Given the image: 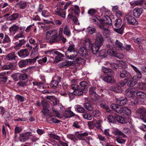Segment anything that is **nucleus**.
<instances>
[{"mask_svg":"<svg viewBox=\"0 0 146 146\" xmlns=\"http://www.w3.org/2000/svg\"><path fill=\"white\" fill-rule=\"evenodd\" d=\"M107 52L110 56H114L119 59H121L124 57L123 54L116 53L113 49H108Z\"/></svg>","mask_w":146,"mask_h":146,"instance_id":"obj_12","label":"nucleus"},{"mask_svg":"<svg viewBox=\"0 0 146 146\" xmlns=\"http://www.w3.org/2000/svg\"><path fill=\"white\" fill-rule=\"evenodd\" d=\"M11 42V40L9 36L7 35H5V37L3 39L2 43H9Z\"/></svg>","mask_w":146,"mask_h":146,"instance_id":"obj_47","label":"nucleus"},{"mask_svg":"<svg viewBox=\"0 0 146 146\" xmlns=\"http://www.w3.org/2000/svg\"><path fill=\"white\" fill-rule=\"evenodd\" d=\"M62 32L59 31L58 36L56 30H50L46 32V39L49 40V43L52 44L53 43L57 42L62 40Z\"/></svg>","mask_w":146,"mask_h":146,"instance_id":"obj_1","label":"nucleus"},{"mask_svg":"<svg viewBox=\"0 0 146 146\" xmlns=\"http://www.w3.org/2000/svg\"><path fill=\"white\" fill-rule=\"evenodd\" d=\"M73 64V62L66 61L65 62L60 63L58 66L60 68H64L68 67Z\"/></svg>","mask_w":146,"mask_h":146,"instance_id":"obj_17","label":"nucleus"},{"mask_svg":"<svg viewBox=\"0 0 146 146\" xmlns=\"http://www.w3.org/2000/svg\"><path fill=\"white\" fill-rule=\"evenodd\" d=\"M107 118L109 121L110 122L113 123L115 121V119L113 116L109 115L108 116Z\"/></svg>","mask_w":146,"mask_h":146,"instance_id":"obj_62","label":"nucleus"},{"mask_svg":"<svg viewBox=\"0 0 146 146\" xmlns=\"http://www.w3.org/2000/svg\"><path fill=\"white\" fill-rule=\"evenodd\" d=\"M77 111L80 113H86L87 111L84 109V108L79 106L77 108Z\"/></svg>","mask_w":146,"mask_h":146,"instance_id":"obj_49","label":"nucleus"},{"mask_svg":"<svg viewBox=\"0 0 146 146\" xmlns=\"http://www.w3.org/2000/svg\"><path fill=\"white\" fill-rule=\"evenodd\" d=\"M18 56L22 58H24L28 56L29 54L27 49L25 48L17 52Z\"/></svg>","mask_w":146,"mask_h":146,"instance_id":"obj_14","label":"nucleus"},{"mask_svg":"<svg viewBox=\"0 0 146 146\" xmlns=\"http://www.w3.org/2000/svg\"><path fill=\"white\" fill-rule=\"evenodd\" d=\"M120 77L122 78H129L130 76L129 73L127 70H124L120 72Z\"/></svg>","mask_w":146,"mask_h":146,"instance_id":"obj_25","label":"nucleus"},{"mask_svg":"<svg viewBox=\"0 0 146 146\" xmlns=\"http://www.w3.org/2000/svg\"><path fill=\"white\" fill-rule=\"evenodd\" d=\"M79 86H80V88L82 89L85 91H86L87 90H86V88L87 86V84L85 81H83L81 82Z\"/></svg>","mask_w":146,"mask_h":146,"instance_id":"obj_39","label":"nucleus"},{"mask_svg":"<svg viewBox=\"0 0 146 146\" xmlns=\"http://www.w3.org/2000/svg\"><path fill=\"white\" fill-rule=\"evenodd\" d=\"M27 64H31L32 63L34 62L36 60V58L34 59H28L25 60Z\"/></svg>","mask_w":146,"mask_h":146,"instance_id":"obj_57","label":"nucleus"},{"mask_svg":"<svg viewBox=\"0 0 146 146\" xmlns=\"http://www.w3.org/2000/svg\"><path fill=\"white\" fill-rule=\"evenodd\" d=\"M91 21L95 24L101 25V19H99L97 16L93 17L91 19Z\"/></svg>","mask_w":146,"mask_h":146,"instance_id":"obj_27","label":"nucleus"},{"mask_svg":"<svg viewBox=\"0 0 146 146\" xmlns=\"http://www.w3.org/2000/svg\"><path fill=\"white\" fill-rule=\"evenodd\" d=\"M50 136L51 137L54 139L58 140L59 141H61L60 137L59 136L55 135L54 134L51 133L50 134Z\"/></svg>","mask_w":146,"mask_h":146,"instance_id":"obj_61","label":"nucleus"},{"mask_svg":"<svg viewBox=\"0 0 146 146\" xmlns=\"http://www.w3.org/2000/svg\"><path fill=\"white\" fill-rule=\"evenodd\" d=\"M17 58L15 52H12L7 54L6 56L5 59L9 61L15 60Z\"/></svg>","mask_w":146,"mask_h":146,"instance_id":"obj_15","label":"nucleus"},{"mask_svg":"<svg viewBox=\"0 0 146 146\" xmlns=\"http://www.w3.org/2000/svg\"><path fill=\"white\" fill-rule=\"evenodd\" d=\"M141 8H135L133 10V15L136 17H139L142 13Z\"/></svg>","mask_w":146,"mask_h":146,"instance_id":"obj_18","label":"nucleus"},{"mask_svg":"<svg viewBox=\"0 0 146 146\" xmlns=\"http://www.w3.org/2000/svg\"><path fill=\"white\" fill-rule=\"evenodd\" d=\"M109 89L111 91H114L115 92L119 93L121 92V88L118 85L111 86L109 87Z\"/></svg>","mask_w":146,"mask_h":146,"instance_id":"obj_24","label":"nucleus"},{"mask_svg":"<svg viewBox=\"0 0 146 146\" xmlns=\"http://www.w3.org/2000/svg\"><path fill=\"white\" fill-rule=\"evenodd\" d=\"M58 82L57 81H52L50 84V86L54 89H56L58 86Z\"/></svg>","mask_w":146,"mask_h":146,"instance_id":"obj_46","label":"nucleus"},{"mask_svg":"<svg viewBox=\"0 0 146 146\" xmlns=\"http://www.w3.org/2000/svg\"><path fill=\"white\" fill-rule=\"evenodd\" d=\"M131 110L128 108L125 107H123L122 113H125L127 115H129L131 114Z\"/></svg>","mask_w":146,"mask_h":146,"instance_id":"obj_44","label":"nucleus"},{"mask_svg":"<svg viewBox=\"0 0 146 146\" xmlns=\"http://www.w3.org/2000/svg\"><path fill=\"white\" fill-rule=\"evenodd\" d=\"M127 102V99L125 97L123 98V99L119 98V100L117 101V103L121 106H124L125 105Z\"/></svg>","mask_w":146,"mask_h":146,"instance_id":"obj_37","label":"nucleus"},{"mask_svg":"<svg viewBox=\"0 0 146 146\" xmlns=\"http://www.w3.org/2000/svg\"><path fill=\"white\" fill-rule=\"evenodd\" d=\"M19 16V14L17 13H13L7 18L8 21H13L16 20Z\"/></svg>","mask_w":146,"mask_h":146,"instance_id":"obj_40","label":"nucleus"},{"mask_svg":"<svg viewBox=\"0 0 146 146\" xmlns=\"http://www.w3.org/2000/svg\"><path fill=\"white\" fill-rule=\"evenodd\" d=\"M115 44L117 47L119 48L120 50H122L123 48V44L120 42L118 40H117L115 42Z\"/></svg>","mask_w":146,"mask_h":146,"instance_id":"obj_56","label":"nucleus"},{"mask_svg":"<svg viewBox=\"0 0 146 146\" xmlns=\"http://www.w3.org/2000/svg\"><path fill=\"white\" fill-rule=\"evenodd\" d=\"M0 78L2 81L5 82H6L7 80V78L6 76L5 73H2L0 74Z\"/></svg>","mask_w":146,"mask_h":146,"instance_id":"obj_48","label":"nucleus"},{"mask_svg":"<svg viewBox=\"0 0 146 146\" xmlns=\"http://www.w3.org/2000/svg\"><path fill=\"white\" fill-rule=\"evenodd\" d=\"M107 55V54L106 51L104 50H102L100 51V53L99 54V56L105 57H106Z\"/></svg>","mask_w":146,"mask_h":146,"instance_id":"obj_60","label":"nucleus"},{"mask_svg":"<svg viewBox=\"0 0 146 146\" xmlns=\"http://www.w3.org/2000/svg\"><path fill=\"white\" fill-rule=\"evenodd\" d=\"M104 41V39L102 35L99 32H98L96 35L95 43L101 46Z\"/></svg>","mask_w":146,"mask_h":146,"instance_id":"obj_10","label":"nucleus"},{"mask_svg":"<svg viewBox=\"0 0 146 146\" xmlns=\"http://www.w3.org/2000/svg\"><path fill=\"white\" fill-rule=\"evenodd\" d=\"M137 86H139V88L140 89L143 90L146 89V84L144 83H138L137 84Z\"/></svg>","mask_w":146,"mask_h":146,"instance_id":"obj_50","label":"nucleus"},{"mask_svg":"<svg viewBox=\"0 0 146 146\" xmlns=\"http://www.w3.org/2000/svg\"><path fill=\"white\" fill-rule=\"evenodd\" d=\"M112 133L115 135L117 136H119L120 137H125V135L121 131L117 129H115L112 131Z\"/></svg>","mask_w":146,"mask_h":146,"instance_id":"obj_20","label":"nucleus"},{"mask_svg":"<svg viewBox=\"0 0 146 146\" xmlns=\"http://www.w3.org/2000/svg\"><path fill=\"white\" fill-rule=\"evenodd\" d=\"M98 91V88L96 86H92L89 88L88 91L89 95L94 101H96L98 99V95L97 94Z\"/></svg>","mask_w":146,"mask_h":146,"instance_id":"obj_2","label":"nucleus"},{"mask_svg":"<svg viewBox=\"0 0 146 146\" xmlns=\"http://www.w3.org/2000/svg\"><path fill=\"white\" fill-rule=\"evenodd\" d=\"M136 94L137 97H140L139 100L141 99V103H143L144 101V97L145 96V93L141 91L137 92L136 93Z\"/></svg>","mask_w":146,"mask_h":146,"instance_id":"obj_28","label":"nucleus"},{"mask_svg":"<svg viewBox=\"0 0 146 146\" xmlns=\"http://www.w3.org/2000/svg\"><path fill=\"white\" fill-rule=\"evenodd\" d=\"M87 32L90 35H92L96 33V29L94 27H88L87 29Z\"/></svg>","mask_w":146,"mask_h":146,"instance_id":"obj_41","label":"nucleus"},{"mask_svg":"<svg viewBox=\"0 0 146 146\" xmlns=\"http://www.w3.org/2000/svg\"><path fill=\"white\" fill-rule=\"evenodd\" d=\"M64 116L66 118L74 116L75 114L70 110L65 111L64 113Z\"/></svg>","mask_w":146,"mask_h":146,"instance_id":"obj_35","label":"nucleus"},{"mask_svg":"<svg viewBox=\"0 0 146 146\" xmlns=\"http://www.w3.org/2000/svg\"><path fill=\"white\" fill-rule=\"evenodd\" d=\"M85 47H82L78 50L79 54L83 56H86L88 54V50Z\"/></svg>","mask_w":146,"mask_h":146,"instance_id":"obj_23","label":"nucleus"},{"mask_svg":"<svg viewBox=\"0 0 146 146\" xmlns=\"http://www.w3.org/2000/svg\"><path fill=\"white\" fill-rule=\"evenodd\" d=\"M71 88L74 90L72 93L73 94L78 96H80L83 94V90L80 88V86L79 85L72 84L71 85Z\"/></svg>","mask_w":146,"mask_h":146,"instance_id":"obj_5","label":"nucleus"},{"mask_svg":"<svg viewBox=\"0 0 146 146\" xmlns=\"http://www.w3.org/2000/svg\"><path fill=\"white\" fill-rule=\"evenodd\" d=\"M100 106L101 108L106 110V111L107 112H109L110 111L108 106L102 103L100 104Z\"/></svg>","mask_w":146,"mask_h":146,"instance_id":"obj_55","label":"nucleus"},{"mask_svg":"<svg viewBox=\"0 0 146 146\" xmlns=\"http://www.w3.org/2000/svg\"><path fill=\"white\" fill-rule=\"evenodd\" d=\"M41 104L43 107L42 110L41 111L44 116L48 114L49 112L50 105L45 100H42L41 101Z\"/></svg>","mask_w":146,"mask_h":146,"instance_id":"obj_6","label":"nucleus"},{"mask_svg":"<svg viewBox=\"0 0 146 146\" xmlns=\"http://www.w3.org/2000/svg\"><path fill=\"white\" fill-rule=\"evenodd\" d=\"M18 64L20 68L24 67L27 65L25 60H21L19 62Z\"/></svg>","mask_w":146,"mask_h":146,"instance_id":"obj_43","label":"nucleus"},{"mask_svg":"<svg viewBox=\"0 0 146 146\" xmlns=\"http://www.w3.org/2000/svg\"><path fill=\"white\" fill-rule=\"evenodd\" d=\"M83 43L85 48H87L88 49H89L91 47L93 44L92 43L90 39L88 38H86L84 40Z\"/></svg>","mask_w":146,"mask_h":146,"instance_id":"obj_19","label":"nucleus"},{"mask_svg":"<svg viewBox=\"0 0 146 146\" xmlns=\"http://www.w3.org/2000/svg\"><path fill=\"white\" fill-rule=\"evenodd\" d=\"M121 137H117L116 138V141L119 143L120 144H123L125 142V140L122 139Z\"/></svg>","mask_w":146,"mask_h":146,"instance_id":"obj_58","label":"nucleus"},{"mask_svg":"<svg viewBox=\"0 0 146 146\" xmlns=\"http://www.w3.org/2000/svg\"><path fill=\"white\" fill-rule=\"evenodd\" d=\"M115 119L119 123H127L126 120H125L123 117L120 115H117L115 117Z\"/></svg>","mask_w":146,"mask_h":146,"instance_id":"obj_31","label":"nucleus"},{"mask_svg":"<svg viewBox=\"0 0 146 146\" xmlns=\"http://www.w3.org/2000/svg\"><path fill=\"white\" fill-rule=\"evenodd\" d=\"M108 64L110 65V66L113 69H116L119 66L117 64L114 63L109 62Z\"/></svg>","mask_w":146,"mask_h":146,"instance_id":"obj_59","label":"nucleus"},{"mask_svg":"<svg viewBox=\"0 0 146 146\" xmlns=\"http://www.w3.org/2000/svg\"><path fill=\"white\" fill-rule=\"evenodd\" d=\"M101 25H100L99 27L101 28L104 29L103 33L104 35L106 33H108V29H105L103 28L104 26L106 24H107L109 25H111L112 21L111 19L109 17L107 16V17H106L104 19H101Z\"/></svg>","mask_w":146,"mask_h":146,"instance_id":"obj_3","label":"nucleus"},{"mask_svg":"<svg viewBox=\"0 0 146 146\" xmlns=\"http://www.w3.org/2000/svg\"><path fill=\"white\" fill-rule=\"evenodd\" d=\"M88 134L87 132H84L83 133H78L76 135V136L80 140H83L85 136H87Z\"/></svg>","mask_w":146,"mask_h":146,"instance_id":"obj_34","label":"nucleus"},{"mask_svg":"<svg viewBox=\"0 0 146 146\" xmlns=\"http://www.w3.org/2000/svg\"><path fill=\"white\" fill-rule=\"evenodd\" d=\"M11 77L15 81L24 80L27 78V76L25 74L19 73H14L11 75Z\"/></svg>","mask_w":146,"mask_h":146,"instance_id":"obj_4","label":"nucleus"},{"mask_svg":"<svg viewBox=\"0 0 146 146\" xmlns=\"http://www.w3.org/2000/svg\"><path fill=\"white\" fill-rule=\"evenodd\" d=\"M19 29V27L17 25H13L9 28V31L10 33H13L15 34Z\"/></svg>","mask_w":146,"mask_h":146,"instance_id":"obj_32","label":"nucleus"},{"mask_svg":"<svg viewBox=\"0 0 146 146\" xmlns=\"http://www.w3.org/2000/svg\"><path fill=\"white\" fill-rule=\"evenodd\" d=\"M124 29V25H122L120 28H114V31L120 34H122L123 33V30Z\"/></svg>","mask_w":146,"mask_h":146,"instance_id":"obj_45","label":"nucleus"},{"mask_svg":"<svg viewBox=\"0 0 146 146\" xmlns=\"http://www.w3.org/2000/svg\"><path fill=\"white\" fill-rule=\"evenodd\" d=\"M76 51L75 50V46L74 44H71L69 47L66 51Z\"/></svg>","mask_w":146,"mask_h":146,"instance_id":"obj_63","label":"nucleus"},{"mask_svg":"<svg viewBox=\"0 0 146 146\" xmlns=\"http://www.w3.org/2000/svg\"><path fill=\"white\" fill-rule=\"evenodd\" d=\"M126 96L131 98L134 95L135 91L131 88H128L126 91Z\"/></svg>","mask_w":146,"mask_h":146,"instance_id":"obj_30","label":"nucleus"},{"mask_svg":"<svg viewBox=\"0 0 146 146\" xmlns=\"http://www.w3.org/2000/svg\"><path fill=\"white\" fill-rule=\"evenodd\" d=\"M137 112L140 114H142V115H140V118L146 123V110L145 108L144 107L140 108L137 109Z\"/></svg>","mask_w":146,"mask_h":146,"instance_id":"obj_8","label":"nucleus"},{"mask_svg":"<svg viewBox=\"0 0 146 146\" xmlns=\"http://www.w3.org/2000/svg\"><path fill=\"white\" fill-rule=\"evenodd\" d=\"M137 83V80L133 78H131L127 82V85L128 86H135Z\"/></svg>","mask_w":146,"mask_h":146,"instance_id":"obj_38","label":"nucleus"},{"mask_svg":"<svg viewBox=\"0 0 146 146\" xmlns=\"http://www.w3.org/2000/svg\"><path fill=\"white\" fill-rule=\"evenodd\" d=\"M103 80L108 83H113L115 82L114 78L110 76H107L103 78Z\"/></svg>","mask_w":146,"mask_h":146,"instance_id":"obj_22","label":"nucleus"},{"mask_svg":"<svg viewBox=\"0 0 146 146\" xmlns=\"http://www.w3.org/2000/svg\"><path fill=\"white\" fill-rule=\"evenodd\" d=\"M65 54L68 59H75L76 58L78 55V52L76 51H66Z\"/></svg>","mask_w":146,"mask_h":146,"instance_id":"obj_13","label":"nucleus"},{"mask_svg":"<svg viewBox=\"0 0 146 146\" xmlns=\"http://www.w3.org/2000/svg\"><path fill=\"white\" fill-rule=\"evenodd\" d=\"M101 46L95 43H94L92 44L90 49H91L92 53L95 54L98 52Z\"/></svg>","mask_w":146,"mask_h":146,"instance_id":"obj_16","label":"nucleus"},{"mask_svg":"<svg viewBox=\"0 0 146 146\" xmlns=\"http://www.w3.org/2000/svg\"><path fill=\"white\" fill-rule=\"evenodd\" d=\"M31 133V132H28L20 134L19 137L20 141L23 142L27 140L29 137L32 136Z\"/></svg>","mask_w":146,"mask_h":146,"instance_id":"obj_7","label":"nucleus"},{"mask_svg":"<svg viewBox=\"0 0 146 146\" xmlns=\"http://www.w3.org/2000/svg\"><path fill=\"white\" fill-rule=\"evenodd\" d=\"M134 5H141L144 9H146V0H140L135 1L133 2Z\"/></svg>","mask_w":146,"mask_h":146,"instance_id":"obj_21","label":"nucleus"},{"mask_svg":"<svg viewBox=\"0 0 146 146\" xmlns=\"http://www.w3.org/2000/svg\"><path fill=\"white\" fill-rule=\"evenodd\" d=\"M122 20L121 19H118L115 21L114 26L116 28H119L121 25Z\"/></svg>","mask_w":146,"mask_h":146,"instance_id":"obj_36","label":"nucleus"},{"mask_svg":"<svg viewBox=\"0 0 146 146\" xmlns=\"http://www.w3.org/2000/svg\"><path fill=\"white\" fill-rule=\"evenodd\" d=\"M26 42L25 40L22 39L19 41L18 43L17 44L16 46L14 47L16 50H17L19 49V47H21Z\"/></svg>","mask_w":146,"mask_h":146,"instance_id":"obj_42","label":"nucleus"},{"mask_svg":"<svg viewBox=\"0 0 146 146\" xmlns=\"http://www.w3.org/2000/svg\"><path fill=\"white\" fill-rule=\"evenodd\" d=\"M110 107L114 110L117 113L121 114L122 113L123 107L121 106L115 104H112Z\"/></svg>","mask_w":146,"mask_h":146,"instance_id":"obj_11","label":"nucleus"},{"mask_svg":"<svg viewBox=\"0 0 146 146\" xmlns=\"http://www.w3.org/2000/svg\"><path fill=\"white\" fill-rule=\"evenodd\" d=\"M56 14L59 16L63 18H64L66 17L65 12L61 9H58L57 8V10L55 11Z\"/></svg>","mask_w":146,"mask_h":146,"instance_id":"obj_29","label":"nucleus"},{"mask_svg":"<svg viewBox=\"0 0 146 146\" xmlns=\"http://www.w3.org/2000/svg\"><path fill=\"white\" fill-rule=\"evenodd\" d=\"M82 115L83 117L85 119L90 120L92 118L91 115L88 114L87 111L86 113H83Z\"/></svg>","mask_w":146,"mask_h":146,"instance_id":"obj_53","label":"nucleus"},{"mask_svg":"<svg viewBox=\"0 0 146 146\" xmlns=\"http://www.w3.org/2000/svg\"><path fill=\"white\" fill-rule=\"evenodd\" d=\"M27 4L26 2L21 1L17 4L16 6L20 9H24L27 7Z\"/></svg>","mask_w":146,"mask_h":146,"instance_id":"obj_26","label":"nucleus"},{"mask_svg":"<svg viewBox=\"0 0 146 146\" xmlns=\"http://www.w3.org/2000/svg\"><path fill=\"white\" fill-rule=\"evenodd\" d=\"M64 33L68 36H70V32L69 28L67 26H65L64 29Z\"/></svg>","mask_w":146,"mask_h":146,"instance_id":"obj_51","label":"nucleus"},{"mask_svg":"<svg viewBox=\"0 0 146 146\" xmlns=\"http://www.w3.org/2000/svg\"><path fill=\"white\" fill-rule=\"evenodd\" d=\"M125 20H127L129 24L134 25L137 24V22L135 18L132 16L127 15L125 17Z\"/></svg>","mask_w":146,"mask_h":146,"instance_id":"obj_9","label":"nucleus"},{"mask_svg":"<svg viewBox=\"0 0 146 146\" xmlns=\"http://www.w3.org/2000/svg\"><path fill=\"white\" fill-rule=\"evenodd\" d=\"M93 116L95 117H97L100 116L101 114L100 111L98 110H95L92 112Z\"/></svg>","mask_w":146,"mask_h":146,"instance_id":"obj_54","label":"nucleus"},{"mask_svg":"<svg viewBox=\"0 0 146 146\" xmlns=\"http://www.w3.org/2000/svg\"><path fill=\"white\" fill-rule=\"evenodd\" d=\"M125 81H121L118 83V86L122 87L124 85H125L127 83V81H126V80L125 79Z\"/></svg>","mask_w":146,"mask_h":146,"instance_id":"obj_64","label":"nucleus"},{"mask_svg":"<svg viewBox=\"0 0 146 146\" xmlns=\"http://www.w3.org/2000/svg\"><path fill=\"white\" fill-rule=\"evenodd\" d=\"M103 72L107 75L111 74V73H113V71L111 70L108 68H104L102 69Z\"/></svg>","mask_w":146,"mask_h":146,"instance_id":"obj_52","label":"nucleus"},{"mask_svg":"<svg viewBox=\"0 0 146 146\" xmlns=\"http://www.w3.org/2000/svg\"><path fill=\"white\" fill-rule=\"evenodd\" d=\"M84 107L87 110L92 111L93 110V107L92 104L89 102H86L84 104Z\"/></svg>","mask_w":146,"mask_h":146,"instance_id":"obj_33","label":"nucleus"}]
</instances>
